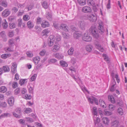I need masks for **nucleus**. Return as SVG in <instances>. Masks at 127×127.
Listing matches in <instances>:
<instances>
[{"instance_id":"obj_1","label":"nucleus","mask_w":127,"mask_h":127,"mask_svg":"<svg viewBox=\"0 0 127 127\" xmlns=\"http://www.w3.org/2000/svg\"><path fill=\"white\" fill-rule=\"evenodd\" d=\"M89 32L94 37L98 38L99 37L98 33L95 26L94 25H92L89 29Z\"/></svg>"},{"instance_id":"obj_2","label":"nucleus","mask_w":127,"mask_h":127,"mask_svg":"<svg viewBox=\"0 0 127 127\" xmlns=\"http://www.w3.org/2000/svg\"><path fill=\"white\" fill-rule=\"evenodd\" d=\"M21 93L23 97L26 99L30 100L32 98L31 95H29L28 94H25L27 92V91L25 88H22L21 90Z\"/></svg>"},{"instance_id":"obj_3","label":"nucleus","mask_w":127,"mask_h":127,"mask_svg":"<svg viewBox=\"0 0 127 127\" xmlns=\"http://www.w3.org/2000/svg\"><path fill=\"white\" fill-rule=\"evenodd\" d=\"M15 111L17 114H16L14 112H12V114L13 116L17 118H20L21 113V109L19 108H17L16 109Z\"/></svg>"},{"instance_id":"obj_4","label":"nucleus","mask_w":127,"mask_h":127,"mask_svg":"<svg viewBox=\"0 0 127 127\" xmlns=\"http://www.w3.org/2000/svg\"><path fill=\"white\" fill-rule=\"evenodd\" d=\"M55 40V36L53 35H50L48 41V45L49 47L52 46L54 44Z\"/></svg>"},{"instance_id":"obj_5","label":"nucleus","mask_w":127,"mask_h":127,"mask_svg":"<svg viewBox=\"0 0 127 127\" xmlns=\"http://www.w3.org/2000/svg\"><path fill=\"white\" fill-rule=\"evenodd\" d=\"M87 19L91 22H94L97 20V17L93 14H89L87 15Z\"/></svg>"},{"instance_id":"obj_6","label":"nucleus","mask_w":127,"mask_h":127,"mask_svg":"<svg viewBox=\"0 0 127 127\" xmlns=\"http://www.w3.org/2000/svg\"><path fill=\"white\" fill-rule=\"evenodd\" d=\"M98 24L99 26L98 29L99 32L101 34H103L104 32V28L103 27V23L100 20L98 21Z\"/></svg>"},{"instance_id":"obj_7","label":"nucleus","mask_w":127,"mask_h":127,"mask_svg":"<svg viewBox=\"0 0 127 127\" xmlns=\"http://www.w3.org/2000/svg\"><path fill=\"white\" fill-rule=\"evenodd\" d=\"M83 40L86 42L90 41L92 40L91 37L87 34L85 33L82 37Z\"/></svg>"},{"instance_id":"obj_8","label":"nucleus","mask_w":127,"mask_h":127,"mask_svg":"<svg viewBox=\"0 0 127 127\" xmlns=\"http://www.w3.org/2000/svg\"><path fill=\"white\" fill-rule=\"evenodd\" d=\"M111 127H124L122 125H119V122L118 120H115L112 121Z\"/></svg>"},{"instance_id":"obj_9","label":"nucleus","mask_w":127,"mask_h":127,"mask_svg":"<svg viewBox=\"0 0 127 127\" xmlns=\"http://www.w3.org/2000/svg\"><path fill=\"white\" fill-rule=\"evenodd\" d=\"M89 101L92 104L94 102L97 105L98 104V101L97 99L93 96H91L88 98Z\"/></svg>"},{"instance_id":"obj_10","label":"nucleus","mask_w":127,"mask_h":127,"mask_svg":"<svg viewBox=\"0 0 127 127\" xmlns=\"http://www.w3.org/2000/svg\"><path fill=\"white\" fill-rule=\"evenodd\" d=\"M79 23L80 29L82 30H84L87 25L86 23L84 21H80Z\"/></svg>"},{"instance_id":"obj_11","label":"nucleus","mask_w":127,"mask_h":127,"mask_svg":"<svg viewBox=\"0 0 127 127\" xmlns=\"http://www.w3.org/2000/svg\"><path fill=\"white\" fill-rule=\"evenodd\" d=\"M82 11L84 13H88L91 12L92 9L89 6H85L82 8Z\"/></svg>"},{"instance_id":"obj_12","label":"nucleus","mask_w":127,"mask_h":127,"mask_svg":"<svg viewBox=\"0 0 127 127\" xmlns=\"http://www.w3.org/2000/svg\"><path fill=\"white\" fill-rule=\"evenodd\" d=\"M60 46L59 44H55L52 47L51 51L54 52H56L58 51L60 49Z\"/></svg>"},{"instance_id":"obj_13","label":"nucleus","mask_w":127,"mask_h":127,"mask_svg":"<svg viewBox=\"0 0 127 127\" xmlns=\"http://www.w3.org/2000/svg\"><path fill=\"white\" fill-rule=\"evenodd\" d=\"M8 104L10 106H12L14 105V99L13 96H11L8 100Z\"/></svg>"},{"instance_id":"obj_14","label":"nucleus","mask_w":127,"mask_h":127,"mask_svg":"<svg viewBox=\"0 0 127 127\" xmlns=\"http://www.w3.org/2000/svg\"><path fill=\"white\" fill-rule=\"evenodd\" d=\"M10 13V11L8 9H6L3 11L2 15L3 16L6 17L8 16Z\"/></svg>"},{"instance_id":"obj_15","label":"nucleus","mask_w":127,"mask_h":127,"mask_svg":"<svg viewBox=\"0 0 127 127\" xmlns=\"http://www.w3.org/2000/svg\"><path fill=\"white\" fill-rule=\"evenodd\" d=\"M17 65L15 63H13L11 67V71L13 73H15L16 72Z\"/></svg>"},{"instance_id":"obj_16","label":"nucleus","mask_w":127,"mask_h":127,"mask_svg":"<svg viewBox=\"0 0 127 127\" xmlns=\"http://www.w3.org/2000/svg\"><path fill=\"white\" fill-rule=\"evenodd\" d=\"M50 31L48 29H46L43 30L41 33V35L42 36H45L46 37H47V34Z\"/></svg>"},{"instance_id":"obj_17","label":"nucleus","mask_w":127,"mask_h":127,"mask_svg":"<svg viewBox=\"0 0 127 127\" xmlns=\"http://www.w3.org/2000/svg\"><path fill=\"white\" fill-rule=\"evenodd\" d=\"M93 48V46L90 44L87 45H86L85 49L86 51L88 52H90L92 50Z\"/></svg>"},{"instance_id":"obj_18","label":"nucleus","mask_w":127,"mask_h":127,"mask_svg":"<svg viewBox=\"0 0 127 127\" xmlns=\"http://www.w3.org/2000/svg\"><path fill=\"white\" fill-rule=\"evenodd\" d=\"M95 47L98 49L100 51L102 52H103L104 50L103 48L101 46L100 44L99 43H97L95 44Z\"/></svg>"},{"instance_id":"obj_19","label":"nucleus","mask_w":127,"mask_h":127,"mask_svg":"<svg viewBox=\"0 0 127 127\" xmlns=\"http://www.w3.org/2000/svg\"><path fill=\"white\" fill-rule=\"evenodd\" d=\"M60 28L65 31L67 32L68 31V27L65 25L62 24L60 27Z\"/></svg>"},{"instance_id":"obj_20","label":"nucleus","mask_w":127,"mask_h":127,"mask_svg":"<svg viewBox=\"0 0 127 127\" xmlns=\"http://www.w3.org/2000/svg\"><path fill=\"white\" fill-rule=\"evenodd\" d=\"M50 24L48 22L46 21L43 22L41 24L42 27L45 28L46 27H49Z\"/></svg>"},{"instance_id":"obj_21","label":"nucleus","mask_w":127,"mask_h":127,"mask_svg":"<svg viewBox=\"0 0 127 127\" xmlns=\"http://www.w3.org/2000/svg\"><path fill=\"white\" fill-rule=\"evenodd\" d=\"M27 26L29 29L33 28L34 26L33 23L31 21H29L27 23Z\"/></svg>"},{"instance_id":"obj_22","label":"nucleus","mask_w":127,"mask_h":127,"mask_svg":"<svg viewBox=\"0 0 127 127\" xmlns=\"http://www.w3.org/2000/svg\"><path fill=\"white\" fill-rule=\"evenodd\" d=\"M73 35L74 38H78L81 36L82 34L79 32L75 31Z\"/></svg>"},{"instance_id":"obj_23","label":"nucleus","mask_w":127,"mask_h":127,"mask_svg":"<svg viewBox=\"0 0 127 127\" xmlns=\"http://www.w3.org/2000/svg\"><path fill=\"white\" fill-rule=\"evenodd\" d=\"M103 122L104 124L108 125L109 122V119L106 117H103L102 119Z\"/></svg>"},{"instance_id":"obj_24","label":"nucleus","mask_w":127,"mask_h":127,"mask_svg":"<svg viewBox=\"0 0 127 127\" xmlns=\"http://www.w3.org/2000/svg\"><path fill=\"white\" fill-rule=\"evenodd\" d=\"M40 60V58L39 57H36L33 58V60L35 64H37Z\"/></svg>"},{"instance_id":"obj_25","label":"nucleus","mask_w":127,"mask_h":127,"mask_svg":"<svg viewBox=\"0 0 127 127\" xmlns=\"http://www.w3.org/2000/svg\"><path fill=\"white\" fill-rule=\"evenodd\" d=\"M27 80L26 79H21L19 81V83L21 86L24 85V84L26 83Z\"/></svg>"},{"instance_id":"obj_26","label":"nucleus","mask_w":127,"mask_h":127,"mask_svg":"<svg viewBox=\"0 0 127 127\" xmlns=\"http://www.w3.org/2000/svg\"><path fill=\"white\" fill-rule=\"evenodd\" d=\"M2 26L4 29H6L7 27L8 24L5 19H4L3 21Z\"/></svg>"},{"instance_id":"obj_27","label":"nucleus","mask_w":127,"mask_h":127,"mask_svg":"<svg viewBox=\"0 0 127 127\" xmlns=\"http://www.w3.org/2000/svg\"><path fill=\"white\" fill-rule=\"evenodd\" d=\"M55 57L59 59H61L64 58V56L62 54L56 53L55 55Z\"/></svg>"},{"instance_id":"obj_28","label":"nucleus","mask_w":127,"mask_h":127,"mask_svg":"<svg viewBox=\"0 0 127 127\" xmlns=\"http://www.w3.org/2000/svg\"><path fill=\"white\" fill-rule=\"evenodd\" d=\"M78 3L81 6L85 5L86 3V0H77Z\"/></svg>"},{"instance_id":"obj_29","label":"nucleus","mask_w":127,"mask_h":127,"mask_svg":"<svg viewBox=\"0 0 127 127\" xmlns=\"http://www.w3.org/2000/svg\"><path fill=\"white\" fill-rule=\"evenodd\" d=\"M46 17L47 19L50 21L52 20V17L51 13L50 12H48L46 13Z\"/></svg>"},{"instance_id":"obj_30","label":"nucleus","mask_w":127,"mask_h":127,"mask_svg":"<svg viewBox=\"0 0 127 127\" xmlns=\"http://www.w3.org/2000/svg\"><path fill=\"white\" fill-rule=\"evenodd\" d=\"M7 88L4 86H2L0 87V92L4 93L6 92Z\"/></svg>"},{"instance_id":"obj_31","label":"nucleus","mask_w":127,"mask_h":127,"mask_svg":"<svg viewBox=\"0 0 127 127\" xmlns=\"http://www.w3.org/2000/svg\"><path fill=\"white\" fill-rule=\"evenodd\" d=\"M2 68L4 72H8L10 70L9 67L7 65L3 66Z\"/></svg>"},{"instance_id":"obj_32","label":"nucleus","mask_w":127,"mask_h":127,"mask_svg":"<svg viewBox=\"0 0 127 127\" xmlns=\"http://www.w3.org/2000/svg\"><path fill=\"white\" fill-rule=\"evenodd\" d=\"M99 103L101 106L103 108H105L106 107V105L104 102L101 99L99 100Z\"/></svg>"},{"instance_id":"obj_33","label":"nucleus","mask_w":127,"mask_h":127,"mask_svg":"<svg viewBox=\"0 0 127 127\" xmlns=\"http://www.w3.org/2000/svg\"><path fill=\"white\" fill-rule=\"evenodd\" d=\"M95 124V125L98 124L100 121L99 118L98 117H93Z\"/></svg>"},{"instance_id":"obj_34","label":"nucleus","mask_w":127,"mask_h":127,"mask_svg":"<svg viewBox=\"0 0 127 127\" xmlns=\"http://www.w3.org/2000/svg\"><path fill=\"white\" fill-rule=\"evenodd\" d=\"M11 54H4L1 56V58L3 59H6L11 56Z\"/></svg>"},{"instance_id":"obj_35","label":"nucleus","mask_w":127,"mask_h":127,"mask_svg":"<svg viewBox=\"0 0 127 127\" xmlns=\"http://www.w3.org/2000/svg\"><path fill=\"white\" fill-rule=\"evenodd\" d=\"M60 64L63 67H66L68 66V64L67 63L63 61H60Z\"/></svg>"},{"instance_id":"obj_36","label":"nucleus","mask_w":127,"mask_h":127,"mask_svg":"<svg viewBox=\"0 0 127 127\" xmlns=\"http://www.w3.org/2000/svg\"><path fill=\"white\" fill-rule=\"evenodd\" d=\"M102 56L104 57V59L106 61L107 63H109L110 61L109 60L108 56L106 54H103Z\"/></svg>"},{"instance_id":"obj_37","label":"nucleus","mask_w":127,"mask_h":127,"mask_svg":"<svg viewBox=\"0 0 127 127\" xmlns=\"http://www.w3.org/2000/svg\"><path fill=\"white\" fill-rule=\"evenodd\" d=\"M108 98L109 101L112 103H114L115 102V100L113 96L112 95H109Z\"/></svg>"},{"instance_id":"obj_38","label":"nucleus","mask_w":127,"mask_h":127,"mask_svg":"<svg viewBox=\"0 0 127 127\" xmlns=\"http://www.w3.org/2000/svg\"><path fill=\"white\" fill-rule=\"evenodd\" d=\"M88 2L89 5H91L94 7L95 6V3L93 0H88Z\"/></svg>"},{"instance_id":"obj_39","label":"nucleus","mask_w":127,"mask_h":127,"mask_svg":"<svg viewBox=\"0 0 127 127\" xmlns=\"http://www.w3.org/2000/svg\"><path fill=\"white\" fill-rule=\"evenodd\" d=\"M62 35L63 37L65 38H68L70 37V35L64 32L62 33Z\"/></svg>"},{"instance_id":"obj_40","label":"nucleus","mask_w":127,"mask_h":127,"mask_svg":"<svg viewBox=\"0 0 127 127\" xmlns=\"http://www.w3.org/2000/svg\"><path fill=\"white\" fill-rule=\"evenodd\" d=\"M10 114L9 113H4L2 114L0 116V119L7 117L8 116H9Z\"/></svg>"},{"instance_id":"obj_41","label":"nucleus","mask_w":127,"mask_h":127,"mask_svg":"<svg viewBox=\"0 0 127 127\" xmlns=\"http://www.w3.org/2000/svg\"><path fill=\"white\" fill-rule=\"evenodd\" d=\"M117 112L118 114L120 115H122L123 114V111L121 107H119L117 109Z\"/></svg>"},{"instance_id":"obj_42","label":"nucleus","mask_w":127,"mask_h":127,"mask_svg":"<svg viewBox=\"0 0 127 127\" xmlns=\"http://www.w3.org/2000/svg\"><path fill=\"white\" fill-rule=\"evenodd\" d=\"M24 112L26 113H29L32 112V110L30 108H25Z\"/></svg>"},{"instance_id":"obj_43","label":"nucleus","mask_w":127,"mask_h":127,"mask_svg":"<svg viewBox=\"0 0 127 127\" xmlns=\"http://www.w3.org/2000/svg\"><path fill=\"white\" fill-rule=\"evenodd\" d=\"M37 75L36 74H34L30 79V80L31 81H35Z\"/></svg>"},{"instance_id":"obj_44","label":"nucleus","mask_w":127,"mask_h":127,"mask_svg":"<svg viewBox=\"0 0 127 127\" xmlns=\"http://www.w3.org/2000/svg\"><path fill=\"white\" fill-rule=\"evenodd\" d=\"M93 114L95 116H97V110L96 107H94L93 108Z\"/></svg>"},{"instance_id":"obj_45","label":"nucleus","mask_w":127,"mask_h":127,"mask_svg":"<svg viewBox=\"0 0 127 127\" xmlns=\"http://www.w3.org/2000/svg\"><path fill=\"white\" fill-rule=\"evenodd\" d=\"M35 29L36 30V32L37 33H39L42 30L41 28L38 26H36L34 27Z\"/></svg>"},{"instance_id":"obj_46","label":"nucleus","mask_w":127,"mask_h":127,"mask_svg":"<svg viewBox=\"0 0 127 127\" xmlns=\"http://www.w3.org/2000/svg\"><path fill=\"white\" fill-rule=\"evenodd\" d=\"M57 60L55 59H49L48 62L50 64L53 63L57 62Z\"/></svg>"},{"instance_id":"obj_47","label":"nucleus","mask_w":127,"mask_h":127,"mask_svg":"<svg viewBox=\"0 0 127 127\" xmlns=\"http://www.w3.org/2000/svg\"><path fill=\"white\" fill-rule=\"evenodd\" d=\"M42 5L45 9H47L48 8V5L46 1H44L42 4Z\"/></svg>"},{"instance_id":"obj_48","label":"nucleus","mask_w":127,"mask_h":127,"mask_svg":"<svg viewBox=\"0 0 127 127\" xmlns=\"http://www.w3.org/2000/svg\"><path fill=\"white\" fill-rule=\"evenodd\" d=\"M74 50L73 47H71L68 51V54L69 55H72L73 53Z\"/></svg>"},{"instance_id":"obj_49","label":"nucleus","mask_w":127,"mask_h":127,"mask_svg":"<svg viewBox=\"0 0 127 127\" xmlns=\"http://www.w3.org/2000/svg\"><path fill=\"white\" fill-rule=\"evenodd\" d=\"M109 107L110 110L113 111L115 108V106H114L112 104H109Z\"/></svg>"},{"instance_id":"obj_50","label":"nucleus","mask_w":127,"mask_h":127,"mask_svg":"<svg viewBox=\"0 0 127 127\" xmlns=\"http://www.w3.org/2000/svg\"><path fill=\"white\" fill-rule=\"evenodd\" d=\"M30 19V17L28 15H24L23 17V19L24 20L27 21L29 20Z\"/></svg>"},{"instance_id":"obj_51","label":"nucleus","mask_w":127,"mask_h":127,"mask_svg":"<svg viewBox=\"0 0 127 127\" xmlns=\"http://www.w3.org/2000/svg\"><path fill=\"white\" fill-rule=\"evenodd\" d=\"M27 122L30 123H32L33 122V119L31 118L30 117H26L25 118Z\"/></svg>"},{"instance_id":"obj_52","label":"nucleus","mask_w":127,"mask_h":127,"mask_svg":"<svg viewBox=\"0 0 127 127\" xmlns=\"http://www.w3.org/2000/svg\"><path fill=\"white\" fill-rule=\"evenodd\" d=\"M16 26L15 24L14 23H10L9 24V27L11 29H13L15 28Z\"/></svg>"},{"instance_id":"obj_53","label":"nucleus","mask_w":127,"mask_h":127,"mask_svg":"<svg viewBox=\"0 0 127 127\" xmlns=\"http://www.w3.org/2000/svg\"><path fill=\"white\" fill-rule=\"evenodd\" d=\"M12 84V87L13 88H15L18 86V84L16 82H13Z\"/></svg>"},{"instance_id":"obj_54","label":"nucleus","mask_w":127,"mask_h":127,"mask_svg":"<svg viewBox=\"0 0 127 127\" xmlns=\"http://www.w3.org/2000/svg\"><path fill=\"white\" fill-rule=\"evenodd\" d=\"M16 17L14 16H11L9 17V20L10 21H12L16 19Z\"/></svg>"},{"instance_id":"obj_55","label":"nucleus","mask_w":127,"mask_h":127,"mask_svg":"<svg viewBox=\"0 0 127 127\" xmlns=\"http://www.w3.org/2000/svg\"><path fill=\"white\" fill-rule=\"evenodd\" d=\"M46 53V51L44 49L43 50L39 53V54L41 56H44Z\"/></svg>"},{"instance_id":"obj_56","label":"nucleus","mask_w":127,"mask_h":127,"mask_svg":"<svg viewBox=\"0 0 127 127\" xmlns=\"http://www.w3.org/2000/svg\"><path fill=\"white\" fill-rule=\"evenodd\" d=\"M0 36L2 38L6 36L5 32L4 31H2L0 33Z\"/></svg>"},{"instance_id":"obj_57","label":"nucleus","mask_w":127,"mask_h":127,"mask_svg":"<svg viewBox=\"0 0 127 127\" xmlns=\"http://www.w3.org/2000/svg\"><path fill=\"white\" fill-rule=\"evenodd\" d=\"M18 25L19 27H21L22 24V20L21 19H19L18 20Z\"/></svg>"},{"instance_id":"obj_58","label":"nucleus","mask_w":127,"mask_h":127,"mask_svg":"<svg viewBox=\"0 0 127 127\" xmlns=\"http://www.w3.org/2000/svg\"><path fill=\"white\" fill-rule=\"evenodd\" d=\"M20 89L19 88H17L14 91V93L16 95L18 94L20 92Z\"/></svg>"},{"instance_id":"obj_59","label":"nucleus","mask_w":127,"mask_h":127,"mask_svg":"<svg viewBox=\"0 0 127 127\" xmlns=\"http://www.w3.org/2000/svg\"><path fill=\"white\" fill-rule=\"evenodd\" d=\"M19 123L23 125H26L25 123V121L23 119H21L19 120Z\"/></svg>"},{"instance_id":"obj_60","label":"nucleus","mask_w":127,"mask_h":127,"mask_svg":"<svg viewBox=\"0 0 127 127\" xmlns=\"http://www.w3.org/2000/svg\"><path fill=\"white\" fill-rule=\"evenodd\" d=\"M1 5L5 7H6L7 6V4L6 2L3 1L1 4Z\"/></svg>"},{"instance_id":"obj_61","label":"nucleus","mask_w":127,"mask_h":127,"mask_svg":"<svg viewBox=\"0 0 127 127\" xmlns=\"http://www.w3.org/2000/svg\"><path fill=\"white\" fill-rule=\"evenodd\" d=\"M24 12V11L23 10H22L21 11L19 10L17 13V16H22Z\"/></svg>"},{"instance_id":"obj_62","label":"nucleus","mask_w":127,"mask_h":127,"mask_svg":"<svg viewBox=\"0 0 127 127\" xmlns=\"http://www.w3.org/2000/svg\"><path fill=\"white\" fill-rule=\"evenodd\" d=\"M42 64L41 63L39 64L38 65H37L35 67V69L36 70H37L39 68H42Z\"/></svg>"},{"instance_id":"obj_63","label":"nucleus","mask_w":127,"mask_h":127,"mask_svg":"<svg viewBox=\"0 0 127 127\" xmlns=\"http://www.w3.org/2000/svg\"><path fill=\"white\" fill-rule=\"evenodd\" d=\"M1 107H5L7 106V104L5 102H4L0 103Z\"/></svg>"},{"instance_id":"obj_64","label":"nucleus","mask_w":127,"mask_h":127,"mask_svg":"<svg viewBox=\"0 0 127 127\" xmlns=\"http://www.w3.org/2000/svg\"><path fill=\"white\" fill-rule=\"evenodd\" d=\"M19 79V75L18 73H17L15 75L14 80L15 81H17Z\"/></svg>"}]
</instances>
